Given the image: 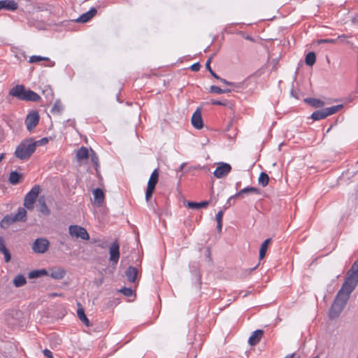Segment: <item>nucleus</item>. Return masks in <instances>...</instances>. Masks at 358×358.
I'll list each match as a JSON object with an SVG mask.
<instances>
[{
    "label": "nucleus",
    "instance_id": "nucleus-54",
    "mask_svg": "<svg viewBox=\"0 0 358 358\" xmlns=\"http://www.w3.org/2000/svg\"><path fill=\"white\" fill-rule=\"evenodd\" d=\"M357 358H358V356H357Z\"/></svg>",
    "mask_w": 358,
    "mask_h": 358
},
{
    "label": "nucleus",
    "instance_id": "nucleus-52",
    "mask_svg": "<svg viewBox=\"0 0 358 358\" xmlns=\"http://www.w3.org/2000/svg\"><path fill=\"white\" fill-rule=\"evenodd\" d=\"M62 294H57V293H52L50 294V296L51 297H54V296H61Z\"/></svg>",
    "mask_w": 358,
    "mask_h": 358
},
{
    "label": "nucleus",
    "instance_id": "nucleus-46",
    "mask_svg": "<svg viewBox=\"0 0 358 358\" xmlns=\"http://www.w3.org/2000/svg\"><path fill=\"white\" fill-rule=\"evenodd\" d=\"M210 62H211V58H209L206 63V68L208 70V71L210 73L213 71L211 67H210Z\"/></svg>",
    "mask_w": 358,
    "mask_h": 358
},
{
    "label": "nucleus",
    "instance_id": "nucleus-47",
    "mask_svg": "<svg viewBox=\"0 0 358 358\" xmlns=\"http://www.w3.org/2000/svg\"><path fill=\"white\" fill-rule=\"evenodd\" d=\"M285 358H299V355L296 353H292L287 355Z\"/></svg>",
    "mask_w": 358,
    "mask_h": 358
},
{
    "label": "nucleus",
    "instance_id": "nucleus-34",
    "mask_svg": "<svg viewBox=\"0 0 358 358\" xmlns=\"http://www.w3.org/2000/svg\"><path fill=\"white\" fill-rule=\"evenodd\" d=\"M27 281L24 275H17L13 280V284L15 287H20L26 284Z\"/></svg>",
    "mask_w": 358,
    "mask_h": 358
},
{
    "label": "nucleus",
    "instance_id": "nucleus-53",
    "mask_svg": "<svg viewBox=\"0 0 358 358\" xmlns=\"http://www.w3.org/2000/svg\"><path fill=\"white\" fill-rule=\"evenodd\" d=\"M5 157V154L4 153H1L0 155V162H1V160L4 158Z\"/></svg>",
    "mask_w": 358,
    "mask_h": 358
},
{
    "label": "nucleus",
    "instance_id": "nucleus-28",
    "mask_svg": "<svg viewBox=\"0 0 358 358\" xmlns=\"http://www.w3.org/2000/svg\"><path fill=\"white\" fill-rule=\"evenodd\" d=\"M271 241V238H267L262 243L260 250H259V259H262L264 258L268 246L270 244Z\"/></svg>",
    "mask_w": 358,
    "mask_h": 358
},
{
    "label": "nucleus",
    "instance_id": "nucleus-40",
    "mask_svg": "<svg viewBox=\"0 0 358 358\" xmlns=\"http://www.w3.org/2000/svg\"><path fill=\"white\" fill-rule=\"evenodd\" d=\"M229 91V90H222L220 87H219L217 86H215V85H212L210 87V92L215 93V94H224V93H226V92H227Z\"/></svg>",
    "mask_w": 358,
    "mask_h": 358
},
{
    "label": "nucleus",
    "instance_id": "nucleus-17",
    "mask_svg": "<svg viewBox=\"0 0 358 358\" xmlns=\"http://www.w3.org/2000/svg\"><path fill=\"white\" fill-rule=\"evenodd\" d=\"M94 202L99 206H101L104 200V193L100 188H96L93 191Z\"/></svg>",
    "mask_w": 358,
    "mask_h": 358
},
{
    "label": "nucleus",
    "instance_id": "nucleus-18",
    "mask_svg": "<svg viewBox=\"0 0 358 358\" xmlns=\"http://www.w3.org/2000/svg\"><path fill=\"white\" fill-rule=\"evenodd\" d=\"M138 270L134 266H129L126 271L125 275L127 280L130 282H134L136 280Z\"/></svg>",
    "mask_w": 358,
    "mask_h": 358
},
{
    "label": "nucleus",
    "instance_id": "nucleus-5",
    "mask_svg": "<svg viewBox=\"0 0 358 358\" xmlns=\"http://www.w3.org/2000/svg\"><path fill=\"white\" fill-rule=\"evenodd\" d=\"M41 192V187L38 185H34L31 190L25 195L24 199V207L29 210H32L34 208V203L36 201L38 194Z\"/></svg>",
    "mask_w": 358,
    "mask_h": 358
},
{
    "label": "nucleus",
    "instance_id": "nucleus-11",
    "mask_svg": "<svg viewBox=\"0 0 358 358\" xmlns=\"http://www.w3.org/2000/svg\"><path fill=\"white\" fill-rule=\"evenodd\" d=\"M231 170V166L227 163H221L214 171V176L217 178L226 176Z\"/></svg>",
    "mask_w": 358,
    "mask_h": 358
},
{
    "label": "nucleus",
    "instance_id": "nucleus-44",
    "mask_svg": "<svg viewBox=\"0 0 358 358\" xmlns=\"http://www.w3.org/2000/svg\"><path fill=\"white\" fill-rule=\"evenodd\" d=\"M43 355L48 358H53V355L50 350L48 349H45L43 351Z\"/></svg>",
    "mask_w": 358,
    "mask_h": 358
},
{
    "label": "nucleus",
    "instance_id": "nucleus-13",
    "mask_svg": "<svg viewBox=\"0 0 358 358\" xmlns=\"http://www.w3.org/2000/svg\"><path fill=\"white\" fill-rule=\"evenodd\" d=\"M263 335H264L263 330L257 329V330L255 331L252 334V335L250 336V338L248 339V343L252 346L257 345V343H259L260 342L262 338L263 337Z\"/></svg>",
    "mask_w": 358,
    "mask_h": 358
},
{
    "label": "nucleus",
    "instance_id": "nucleus-1",
    "mask_svg": "<svg viewBox=\"0 0 358 358\" xmlns=\"http://www.w3.org/2000/svg\"><path fill=\"white\" fill-rule=\"evenodd\" d=\"M9 94L18 99L26 101H38L41 99V96L37 93L30 90H26L25 87L21 85H16L11 88L9 91Z\"/></svg>",
    "mask_w": 358,
    "mask_h": 358
},
{
    "label": "nucleus",
    "instance_id": "nucleus-19",
    "mask_svg": "<svg viewBox=\"0 0 358 358\" xmlns=\"http://www.w3.org/2000/svg\"><path fill=\"white\" fill-rule=\"evenodd\" d=\"M42 61L48 62L49 63L48 64L46 65L47 66H53L55 65V63L53 62L50 61V59L46 57L33 55V56H31L29 59V62L31 64L37 63V62H42Z\"/></svg>",
    "mask_w": 358,
    "mask_h": 358
},
{
    "label": "nucleus",
    "instance_id": "nucleus-10",
    "mask_svg": "<svg viewBox=\"0 0 358 358\" xmlns=\"http://www.w3.org/2000/svg\"><path fill=\"white\" fill-rule=\"evenodd\" d=\"M110 261L113 264H117L120 259V244L115 240L109 248Z\"/></svg>",
    "mask_w": 358,
    "mask_h": 358
},
{
    "label": "nucleus",
    "instance_id": "nucleus-25",
    "mask_svg": "<svg viewBox=\"0 0 358 358\" xmlns=\"http://www.w3.org/2000/svg\"><path fill=\"white\" fill-rule=\"evenodd\" d=\"M77 315H78V317L80 319V320L82 322H83V324L86 327H90V321H89L87 317L86 316V315L85 313V310L81 306L79 307L78 310H77Z\"/></svg>",
    "mask_w": 358,
    "mask_h": 358
},
{
    "label": "nucleus",
    "instance_id": "nucleus-27",
    "mask_svg": "<svg viewBox=\"0 0 358 358\" xmlns=\"http://www.w3.org/2000/svg\"><path fill=\"white\" fill-rule=\"evenodd\" d=\"M208 204H209L208 201H206L199 202V203L189 201L187 203V206L188 208H192V209H199L201 208H206L208 206Z\"/></svg>",
    "mask_w": 358,
    "mask_h": 358
},
{
    "label": "nucleus",
    "instance_id": "nucleus-15",
    "mask_svg": "<svg viewBox=\"0 0 358 358\" xmlns=\"http://www.w3.org/2000/svg\"><path fill=\"white\" fill-rule=\"evenodd\" d=\"M96 8H92L90 10L81 15L79 18L76 20V22L82 23L87 22L96 14Z\"/></svg>",
    "mask_w": 358,
    "mask_h": 358
},
{
    "label": "nucleus",
    "instance_id": "nucleus-32",
    "mask_svg": "<svg viewBox=\"0 0 358 358\" xmlns=\"http://www.w3.org/2000/svg\"><path fill=\"white\" fill-rule=\"evenodd\" d=\"M342 108H343V105L340 104V105L334 106L329 107V108H324V110L325 111V113L327 114V117H328L329 115L336 113Z\"/></svg>",
    "mask_w": 358,
    "mask_h": 358
},
{
    "label": "nucleus",
    "instance_id": "nucleus-30",
    "mask_svg": "<svg viewBox=\"0 0 358 358\" xmlns=\"http://www.w3.org/2000/svg\"><path fill=\"white\" fill-rule=\"evenodd\" d=\"M48 272L45 269L34 270L29 273L28 277L31 279L39 278L43 275H47Z\"/></svg>",
    "mask_w": 358,
    "mask_h": 358
},
{
    "label": "nucleus",
    "instance_id": "nucleus-8",
    "mask_svg": "<svg viewBox=\"0 0 358 358\" xmlns=\"http://www.w3.org/2000/svg\"><path fill=\"white\" fill-rule=\"evenodd\" d=\"M69 232L73 237L80 238L83 240L87 241L90 239V236L87 230L78 225H71L69 228Z\"/></svg>",
    "mask_w": 358,
    "mask_h": 358
},
{
    "label": "nucleus",
    "instance_id": "nucleus-29",
    "mask_svg": "<svg viewBox=\"0 0 358 358\" xmlns=\"http://www.w3.org/2000/svg\"><path fill=\"white\" fill-rule=\"evenodd\" d=\"M305 101L310 104V106L315 107V108H320L324 105V101H322L320 99H315V98H308L306 99Z\"/></svg>",
    "mask_w": 358,
    "mask_h": 358
},
{
    "label": "nucleus",
    "instance_id": "nucleus-51",
    "mask_svg": "<svg viewBox=\"0 0 358 358\" xmlns=\"http://www.w3.org/2000/svg\"><path fill=\"white\" fill-rule=\"evenodd\" d=\"M41 144L48 143V139L46 138H42L41 141Z\"/></svg>",
    "mask_w": 358,
    "mask_h": 358
},
{
    "label": "nucleus",
    "instance_id": "nucleus-31",
    "mask_svg": "<svg viewBox=\"0 0 358 358\" xmlns=\"http://www.w3.org/2000/svg\"><path fill=\"white\" fill-rule=\"evenodd\" d=\"M14 222H15V221L13 216L12 215H7L1 221L0 225L2 228L6 229L9 225L13 224Z\"/></svg>",
    "mask_w": 358,
    "mask_h": 358
},
{
    "label": "nucleus",
    "instance_id": "nucleus-22",
    "mask_svg": "<svg viewBox=\"0 0 358 358\" xmlns=\"http://www.w3.org/2000/svg\"><path fill=\"white\" fill-rule=\"evenodd\" d=\"M90 152L85 147H81L76 153V157L78 161H83L89 158Z\"/></svg>",
    "mask_w": 358,
    "mask_h": 358
},
{
    "label": "nucleus",
    "instance_id": "nucleus-3",
    "mask_svg": "<svg viewBox=\"0 0 358 358\" xmlns=\"http://www.w3.org/2000/svg\"><path fill=\"white\" fill-rule=\"evenodd\" d=\"M36 142H34L31 139H26L22 141L16 148L15 156L21 159H28L35 152Z\"/></svg>",
    "mask_w": 358,
    "mask_h": 358
},
{
    "label": "nucleus",
    "instance_id": "nucleus-38",
    "mask_svg": "<svg viewBox=\"0 0 358 358\" xmlns=\"http://www.w3.org/2000/svg\"><path fill=\"white\" fill-rule=\"evenodd\" d=\"M223 215H224V213L222 210H220L216 214V221L217 222V229L218 231H220V232L222 231V222Z\"/></svg>",
    "mask_w": 358,
    "mask_h": 358
},
{
    "label": "nucleus",
    "instance_id": "nucleus-49",
    "mask_svg": "<svg viewBox=\"0 0 358 358\" xmlns=\"http://www.w3.org/2000/svg\"><path fill=\"white\" fill-rule=\"evenodd\" d=\"M211 75L216 79L220 80V78L213 71L210 72Z\"/></svg>",
    "mask_w": 358,
    "mask_h": 358
},
{
    "label": "nucleus",
    "instance_id": "nucleus-6",
    "mask_svg": "<svg viewBox=\"0 0 358 358\" xmlns=\"http://www.w3.org/2000/svg\"><path fill=\"white\" fill-rule=\"evenodd\" d=\"M159 180V171L158 169H155L150 175L149 178L147 189L145 192V200L149 201L155 189L156 185Z\"/></svg>",
    "mask_w": 358,
    "mask_h": 358
},
{
    "label": "nucleus",
    "instance_id": "nucleus-48",
    "mask_svg": "<svg viewBox=\"0 0 358 358\" xmlns=\"http://www.w3.org/2000/svg\"><path fill=\"white\" fill-rule=\"evenodd\" d=\"M347 38H348V36H346L345 34H342V35L338 36L336 39H337V41H338L339 39L344 40Z\"/></svg>",
    "mask_w": 358,
    "mask_h": 358
},
{
    "label": "nucleus",
    "instance_id": "nucleus-4",
    "mask_svg": "<svg viewBox=\"0 0 358 358\" xmlns=\"http://www.w3.org/2000/svg\"><path fill=\"white\" fill-rule=\"evenodd\" d=\"M350 294L339 290L329 310V317L334 319L343 311Z\"/></svg>",
    "mask_w": 358,
    "mask_h": 358
},
{
    "label": "nucleus",
    "instance_id": "nucleus-45",
    "mask_svg": "<svg viewBox=\"0 0 358 358\" xmlns=\"http://www.w3.org/2000/svg\"><path fill=\"white\" fill-rule=\"evenodd\" d=\"M210 103L213 105H218V106H225L226 105L225 103H223L222 101H217V100H215V99L210 100Z\"/></svg>",
    "mask_w": 358,
    "mask_h": 358
},
{
    "label": "nucleus",
    "instance_id": "nucleus-9",
    "mask_svg": "<svg viewBox=\"0 0 358 358\" xmlns=\"http://www.w3.org/2000/svg\"><path fill=\"white\" fill-rule=\"evenodd\" d=\"M39 122V115L37 111H32L29 113L25 120V124L29 131L34 129Z\"/></svg>",
    "mask_w": 358,
    "mask_h": 358
},
{
    "label": "nucleus",
    "instance_id": "nucleus-23",
    "mask_svg": "<svg viewBox=\"0 0 358 358\" xmlns=\"http://www.w3.org/2000/svg\"><path fill=\"white\" fill-rule=\"evenodd\" d=\"M0 252L3 254L6 262L10 260V254L9 250L6 248L5 241L2 237H0Z\"/></svg>",
    "mask_w": 358,
    "mask_h": 358
},
{
    "label": "nucleus",
    "instance_id": "nucleus-42",
    "mask_svg": "<svg viewBox=\"0 0 358 358\" xmlns=\"http://www.w3.org/2000/svg\"><path fill=\"white\" fill-rule=\"evenodd\" d=\"M120 292L126 296H131L133 294V290L131 288H122Z\"/></svg>",
    "mask_w": 358,
    "mask_h": 358
},
{
    "label": "nucleus",
    "instance_id": "nucleus-37",
    "mask_svg": "<svg viewBox=\"0 0 358 358\" xmlns=\"http://www.w3.org/2000/svg\"><path fill=\"white\" fill-rule=\"evenodd\" d=\"M63 110V105L59 100H57L55 102L51 112L52 113H60Z\"/></svg>",
    "mask_w": 358,
    "mask_h": 358
},
{
    "label": "nucleus",
    "instance_id": "nucleus-24",
    "mask_svg": "<svg viewBox=\"0 0 358 358\" xmlns=\"http://www.w3.org/2000/svg\"><path fill=\"white\" fill-rule=\"evenodd\" d=\"M65 274L66 271L63 268H56L51 270L50 275L54 279L60 280L65 276Z\"/></svg>",
    "mask_w": 358,
    "mask_h": 358
},
{
    "label": "nucleus",
    "instance_id": "nucleus-36",
    "mask_svg": "<svg viewBox=\"0 0 358 358\" xmlns=\"http://www.w3.org/2000/svg\"><path fill=\"white\" fill-rule=\"evenodd\" d=\"M311 117L314 120H323V119L326 118L327 114L325 113L324 110L322 109V110H317V111L314 112L311 115Z\"/></svg>",
    "mask_w": 358,
    "mask_h": 358
},
{
    "label": "nucleus",
    "instance_id": "nucleus-33",
    "mask_svg": "<svg viewBox=\"0 0 358 358\" xmlns=\"http://www.w3.org/2000/svg\"><path fill=\"white\" fill-rule=\"evenodd\" d=\"M316 61V55L314 52H308L305 59V62L307 65L312 66Z\"/></svg>",
    "mask_w": 358,
    "mask_h": 358
},
{
    "label": "nucleus",
    "instance_id": "nucleus-26",
    "mask_svg": "<svg viewBox=\"0 0 358 358\" xmlns=\"http://www.w3.org/2000/svg\"><path fill=\"white\" fill-rule=\"evenodd\" d=\"M13 216L15 222H24L26 220L27 211L24 208H19L17 213Z\"/></svg>",
    "mask_w": 358,
    "mask_h": 358
},
{
    "label": "nucleus",
    "instance_id": "nucleus-16",
    "mask_svg": "<svg viewBox=\"0 0 358 358\" xmlns=\"http://www.w3.org/2000/svg\"><path fill=\"white\" fill-rule=\"evenodd\" d=\"M248 193H255V194H259V191L257 188L255 187H245L241 190H240L238 192H237L236 194L231 196L229 200H228V203L230 204V201L231 199H234V198H237V197H239V196H241L243 194H248Z\"/></svg>",
    "mask_w": 358,
    "mask_h": 358
},
{
    "label": "nucleus",
    "instance_id": "nucleus-50",
    "mask_svg": "<svg viewBox=\"0 0 358 358\" xmlns=\"http://www.w3.org/2000/svg\"><path fill=\"white\" fill-rule=\"evenodd\" d=\"M220 80L223 83H224V84H226V85H231V84H230V83H229L228 81H227V80H224V79H221V78H220Z\"/></svg>",
    "mask_w": 358,
    "mask_h": 358
},
{
    "label": "nucleus",
    "instance_id": "nucleus-41",
    "mask_svg": "<svg viewBox=\"0 0 358 358\" xmlns=\"http://www.w3.org/2000/svg\"><path fill=\"white\" fill-rule=\"evenodd\" d=\"M317 44L321 43H333L335 44L337 43V39L335 38H325V39H320L317 41Z\"/></svg>",
    "mask_w": 358,
    "mask_h": 358
},
{
    "label": "nucleus",
    "instance_id": "nucleus-43",
    "mask_svg": "<svg viewBox=\"0 0 358 358\" xmlns=\"http://www.w3.org/2000/svg\"><path fill=\"white\" fill-rule=\"evenodd\" d=\"M201 68L199 63H195L190 66V69L193 71H198Z\"/></svg>",
    "mask_w": 358,
    "mask_h": 358
},
{
    "label": "nucleus",
    "instance_id": "nucleus-7",
    "mask_svg": "<svg viewBox=\"0 0 358 358\" xmlns=\"http://www.w3.org/2000/svg\"><path fill=\"white\" fill-rule=\"evenodd\" d=\"M50 247V242L47 238H36L32 245V250L35 253L44 254L46 252Z\"/></svg>",
    "mask_w": 358,
    "mask_h": 358
},
{
    "label": "nucleus",
    "instance_id": "nucleus-20",
    "mask_svg": "<svg viewBox=\"0 0 358 358\" xmlns=\"http://www.w3.org/2000/svg\"><path fill=\"white\" fill-rule=\"evenodd\" d=\"M38 210L43 215H48L50 214V210L48 208L45 203V198L44 196L39 197L38 200Z\"/></svg>",
    "mask_w": 358,
    "mask_h": 358
},
{
    "label": "nucleus",
    "instance_id": "nucleus-35",
    "mask_svg": "<svg viewBox=\"0 0 358 358\" xmlns=\"http://www.w3.org/2000/svg\"><path fill=\"white\" fill-rule=\"evenodd\" d=\"M258 182L262 187L267 186L269 182V177L268 174L264 172H262L259 176Z\"/></svg>",
    "mask_w": 358,
    "mask_h": 358
},
{
    "label": "nucleus",
    "instance_id": "nucleus-2",
    "mask_svg": "<svg viewBox=\"0 0 358 358\" xmlns=\"http://www.w3.org/2000/svg\"><path fill=\"white\" fill-rule=\"evenodd\" d=\"M358 284V264L355 262L348 271L346 279L340 290L350 294Z\"/></svg>",
    "mask_w": 358,
    "mask_h": 358
},
{
    "label": "nucleus",
    "instance_id": "nucleus-14",
    "mask_svg": "<svg viewBox=\"0 0 358 358\" xmlns=\"http://www.w3.org/2000/svg\"><path fill=\"white\" fill-rule=\"evenodd\" d=\"M18 7L17 3L14 0H1L0 1V10H15Z\"/></svg>",
    "mask_w": 358,
    "mask_h": 358
},
{
    "label": "nucleus",
    "instance_id": "nucleus-21",
    "mask_svg": "<svg viewBox=\"0 0 358 358\" xmlns=\"http://www.w3.org/2000/svg\"><path fill=\"white\" fill-rule=\"evenodd\" d=\"M22 174L17 171H12L8 178V181L12 185H17L20 182L22 179Z\"/></svg>",
    "mask_w": 358,
    "mask_h": 358
},
{
    "label": "nucleus",
    "instance_id": "nucleus-39",
    "mask_svg": "<svg viewBox=\"0 0 358 358\" xmlns=\"http://www.w3.org/2000/svg\"><path fill=\"white\" fill-rule=\"evenodd\" d=\"M89 157H90L92 163L95 166V169H96V167L98 166V164H99V158H98V156L96 155V152L92 149L90 150V153Z\"/></svg>",
    "mask_w": 358,
    "mask_h": 358
},
{
    "label": "nucleus",
    "instance_id": "nucleus-12",
    "mask_svg": "<svg viewBox=\"0 0 358 358\" xmlns=\"http://www.w3.org/2000/svg\"><path fill=\"white\" fill-rule=\"evenodd\" d=\"M192 124L193 127L197 129L203 128V120L201 113L199 109H197L192 115Z\"/></svg>",
    "mask_w": 358,
    "mask_h": 358
}]
</instances>
